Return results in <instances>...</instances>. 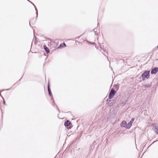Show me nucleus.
<instances>
[{"label": "nucleus", "instance_id": "1", "mask_svg": "<svg viewBox=\"0 0 158 158\" xmlns=\"http://www.w3.org/2000/svg\"><path fill=\"white\" fill-rule=\"evenodd\" d=\"M149 71H145L144 73H143L142 75V77L143 80H144L145 78H149Z\"/></svg>", "mask_w": 158, "mask_h": 158}, {"label": "nucleus", "instance_id": "2", "mask_svg": "<svg viewBox=\"0 0 158 158\" xmlns=\"http://www.w3.org/2000/svg\"><path fill=\"white\" fill-rule=\"evenodd\" d=\"M120 126L121 127H125L127 129H129L130 128L129 127H128L129 125L128 124H127L126 122L124 120L120 124Z\"/></svg>", "mask_w": 158, "mask_h": 158}, {"label": "nucleus", "instance_id": "3", "mask_svg": "<svg viewBox=\"0 0 158 158\" xmlns=\"http://www.w3.org/2000/svg\"><path fill=\"white\" fill-rule=\"evenodd\" d=\"M114 94H115L114 90L113 89H111L110 93V94H109V98L110 99H111L113 97L114 95Z\"/></svg>", "mask_w": 158, "mask_h": 158}, {"label": "nucleus", "instance_id": "4", "mask_svg": "<svg viewBox=\"0 0 158 158\" xmlns=\"http://www.w3.org/2000/svg\"><path fill=\"white\" fill-rule=\"evenodd\" d=\"M158 70V69L157 68H154L151 71V73L152 74H155L157 72Z\"/></svg>", "mask_w": 158, "mask_h": 158}, {"label": "nucleus", "instance_id": "5", "mask_svg": "<svg viewBox=\"0 0 158 158\" xmlns=\"http://www.w3.org/2000/svg\"><path fill=\"white\" fill-rule=\"evenodd\" d=\"M134 118H131V120L130 121V122L128 123V124L129 125L128 127H129L130 128L132 126V124L133 122V121H134Z\"/></svg>", "mask_w": 158, "mask_h": 158}, {"label": "nucleus", "instance_id": "6", "mask_svg": "<svg viewBox=\"0 0 158 158\" xmlns=\"http://www.w3.org/2000/svg\"><path fill=\"white\" fill-rule=\"evenodd\" d=\"M44 48L45 51L47 52L48 53H49L50 52L49 50L45 45L44 46Z\"/></svg>", "mask_w": 158, "mask_h": 158}, {"label": "nucleus", "instance_id": "7", "mask_svg": "<svg viewBox=\"0 0 158 158\" xmlns=\"http://www.w3.org/2000/svg\"><path fill=\"white\" fill-rule=\"evenodd\" d=\"M70 123V122L69 120L66 121L64 123V125L65 126H68Z\"/></svg>", "mask_w": 158, "mask_h": 158}, {"label": "nucleus", "instance_id": "8", "mask_svg": "<svg viewBox=\"0 0 158 158\" xmlns=\"http://www.w3.org/2000/svg\"><path fill=\"white\" fill-rule=\"evenodd\" d=\"M66 46V45L65 43H64L60 45V46L58 47L59 48H61L63 47H65Z\"/></svg>", "mask_w": 158, "mask_h": 158}, {"label": "nucleus", "instance_id": "9", "mask_svg": "<svg viewBox=\"0 0 158 158\" xmlns=\"http://www.w3.org/2000/svg\"><path fill=\"white\" fill-rule=\"evenodd\" d=\"M48 92L51 91L48 85Z\"/></svg>", "mask_w": 158, "mask_h": 158}, {"label": "nucleus", "instance_id": "10", "mask_svg": "<svg viewBox=\"0 0 158 158\" xmlns=\"http://www.w3.org/2000/svg\"><path fill=\"white\" fill-rule=\"evenodd\" d=\"M48 93H49V95L50 96H51V91H49V92H48Z\"/></svg>", "mask_w": 158, "mask_h": 158}, {"label": "nucleus", "instance_id": "11", "mask_svg": "<svg viewBox=\"0 0 158 158\" xmlns=\"http://www.w3.org/2000/svg\"><path fill=\"white\" fill-rule=\"evenodd\" d=\"M144 86L145 87H147V85H144Z\"/></svg>", "mask_w": 158, "mask_h": 158}, {"label": "nucleus", "instance_id": "12", "mask_svg": "<svg viewBox=\"0 0 158 158\" xmlns=\"http://www.w3.org/2000/svg\"><path fill=\"white\" fill-rule=\"evenodd\" d=\"M93 44V45H94L95 44L94 43H93V44Z\"/></svg>", "mask_w": 158, "mask_h": 158}, {"label": "nucleus", "instance_id": "13", "mask_svg": "<svg viewBox=\"0 0 158 158\" xmlns=\"http://www.w3.org/2000/svg\"><path fill=\"white\" fill-rule=\"evenodd\" d=\"M4 102V104H5V101H4V102Z\"/></svg>", "mask_w": 158, "mask_h": 158}, {"label": "nucleus", "instance_id": "14", "mask_svg": "<svg viewBox=\"0 0 158 158\" xmlns=\"http://www.w3.org/2000/svg\"><path fill=\"white\" fill-rule=\"evenodd\" d=\"M157 48H158V46H157Z\"/></svg>", "mask_w": 158, "mask_h": 158}]
</instances>
